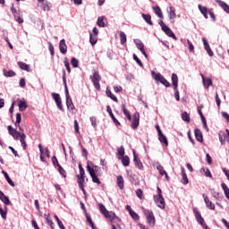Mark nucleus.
I'll return each instance as SVG.
<instances>
[{"label": "nucleus", "mask_w": 229, "mask_h": 229, "mask_svg": "<svg viewBox=\"0 0 229 229\" xmlns=\"http://www.w3.org/2000/svg\"><path fill=\"white\" fill-rule=\"evenodd\" d=\"M58 171L60 173V174L64 177L66 178L67 177V173L65 172V170L64 169V167H62V165H58Z\"/></svg>", "instance_id": "51"}, {"label": "nucleus", "mask_w": 229, "mask_h": 229, "mask_svg": "<svg viewBox=\"0 0 229 229\" xmlns=\"http://www.w3.org/2000/svg\"><path fill=\"white\" fill-rule=\"evenodd\" d=\"M48 50L50 52L51 56L55 55V47H53V44L51 42H48Z\"/></svg>", "instance_id": "56"}, {"label": "nucleus", "mask_w": 229, "mask_h": 229, "mask_svg": "<svg viewBox=\"0 0 229 229\" xmlns=\"http://www.w3.org/2000/svg\"><path fill=\"white\" fill-rule=\"evenodd\" d=\"M117 155H118V157H120V158H123V157H124V147L121 146L118 148Z\"/></svg>", "instance_id": "54"}, {"label": "nucleus", "mask_w": 229, "mask_h": 229, "mask_svg": "<svg viewBox=\"0 0 229 229\" xmlns=\"http://www.w3.org/2000/svg\"><path fill=\"white\" fill-rule=\"evenodd\" d=\"M0 199L3 203H4V205H11L12 204L8 196H5L4 193L1 191H0Z\"/></svg>", "instance_id": "23"}, {"label": "nucleus", "mask_w": 229, "mask_h": 229, "mask_svg": "<svg viewBox=\"0 0 229 229\" xmlns=\"http://www.w3.org/2000/svg\"><path fill=\"white\" fill-rule=\"evenodd\" d=\"M158 135V140L161 142V144H165V146H169V141L167 140V137L164 135V133L157 134Z\"/></svg>", "instance_id": "25"}, {"label": "nucleus", "mask_w": 229, "mask_h": 229, "mask_svg": "<svg viewBox=\"0 0 229 229\" xmlns=\"http://www.w3.org/2000/svg\"><path fill=\"white\" fill-rule=\"evenodd\" d=\"M140 120V116L139 113H135L132 116V123H131L132 130H137V128H139Z\"/></svg>", "instance_id": "12"}, {"label": "nucleus", "mask_w": 229, "mask_h": 229, "mask_svg": "<svg viewBox=\"0 0 229 229\" xmlns=\"http://www.w3.org/2000/svg\"><path fill=\"white\" fill-rule=\"evenodd\" d=\"M51 96H52L55 105L62 101V98H60V94H58V93H51Z\"/></svg>", "instance_id": "46"}, {"label": "nucleus", "mask_w": 229, "mask_h": 229, "mask_svg": "<svg viewBox=\"0 0 229 229\" xmlns=\"http://www.w3.org/2000/svg\"><path fill=\"white\" fill-rule=\"evenodd\" d=\"M87 170L89 173V176L96 175V172L93 170V168L90 166V165H87Z\"/></svg>", "instance_id": "57"}, {"label": "nucleus", "mask_w": 229, "mask_h": 229, "mask_svg": "<svg viewBox=\"0 0 229 229\" xmlns=\"http://www.w3.org/2000/svg\"><path fill=\"white\" fill-rule=\"evenodd\" d=\"M97 24L100 28H105L106 26V24L105 23V16L98 17Z\"/></svg>", "instance_id": "40"}, {"label": "nucleus", "mask_w": 229, "mask_h": 229, "mask_svg": "<svg viewBox=\"0 0 229 229\" xmlns=\"http://www.w3.org/2000/svg\"><path fill=\"white\" fill-rule=\"evenodd\" d=\"M204 201L206 203L207 208H209V210H216V205L210 201V199H208V196L203 194Z\"/></svg>", "instance_id": "14"}, {"label": "nucleus", "mask_w": 229, "mask_h": 229, "mask_svg": "<svg viewBox=\"0 0 229 229\" xmlns=\"http://www.w3.org/2000/svg\"><path fill=\"white\" fill-rule=\"evenodd\" d=\"M116 181L119 189L123 191L124 189V179H123V175H118Z\"/></svg>", "instance_id": "31"}, {"label": "nucleus", "mask_w": 229, "mask_h": 229, "mask_svg": "<svg viewBox=\"0 0 229 229\" xmlns=\"http://www.w3.org/2000/svg\"><path fill=\"white\" fill-rule=\"evenodd\" d=\"M134 44L138 47V49L142 53L145 58H148V54H146V50H144V43L140 41V39H134Z\"/></svg>", "instance_id": "10"}, {"label": "nucleus", "mask_w": 229, "mask_h": 229, "mask_svg": "<svg viewBox=\"0 0 229 229\" xmlns=\"http://www.w3.org/2000/svg\"><path fill=\"white\" fill-rule=\"evenodd\" d=\"M133 60L136 61V63L138 64V65H140V67H142V61H140V59H139V57L137 56V55L133 54Z\"/></svg>", "instance_id": "61"}, {"label": "nucleus", "mask_w": 229, "mask_h": 229, "mask_svg": "<svg viewBox=\"0 0 229 229\" xmlns=\"http://www.w3.org/2000/svg\"><path fill=\"white\" fill-rule=\"evenodd\" d=\"M222 190L224 191V194L227 199H229V188L226 183L223 182L221 184Z\"/></svg>", "instance_id": "36"}, {"label": "nucleus", "mask_w": 229, "mask_h": 229, "mask_svg": "<svg viewBox=\"0 0 229 229\" xmlns=\"http://www.w3.org/2000/svg\"><path fill=\"white\" fill-rule=\"evenodd\" d=\"M98 208H99L101 214L104 215L106 219H109V221H111V223H114V221H115V219H119L114 211L106 210V208L105 207V205L99 203Z\"/></svg>", "instance_id": "1"}, {"label": "nucleus", "mask_w": 229, "mask_h": 229, "mask_svg": "<svg viewBox=\"0 0 229 229\" xmlns=\"http://www.w3.org/2000/svg\"><path fill=\"white\" fill-rule=\"evenodd\" d=\"M7 130H8L9 135H11V136H13V133H15L17 131V130L13 129V127H12V125L7 126Z\"/></svg>", "instance_id": "59"}, {"label": "nucleus", "mask_w": 229, "mask_h": 229, "mask_svg": "<svg viewBox=\"0 0 229 229\" xmlns=\"http://www.w3.org/2000/svg\"><path fill=\"white\" fill-rule=\"evenodd\" d=\"M209 192H211L213 198H215V199H221V195L219 194V192L216 191L215 189H209Z\"/></svg>", "instance_id": "45"}, {"label": "nucleus", "mask_w": 229, "mask_h": 229, "mask_svg": "<svg viewBox=\"0 0 229 229\" xmlns=\"http://www.w3.org/2000/svg\"><path fill=\"white\" fill-rule=\"evenodd\" d=\"M200 173H204V174H205V176H207V178H212V173H210V169H208V168L202 167L200 169Z\"/></svg>", "instance_id": "43"}, {"label": "nucleus", "mask_w": 229, "mask_h": 229, "mask_svg": "<svg viewBox=\"0 0 229 229\" xmlns=\"http://www.w3.org/2000/svg\"><path fill=\"white\" fill-rule=\"evenodd\" d=\"M201 78H202V83H203V87L206 89H208V87H212L213 83H212V79L210 78H205V75L200 74Z\"/></svg>", "instance_id": "15"}, {"label": "nucleus", "mask_w": 229, "mask_h": 229, "mask_svg": "<svg viewBox=\"0 0 229 229\" xmlns=\"http://www.w3.org/2000/svg\"><path fill=\"white\" fill-rule=\"evenodd\" d=\"M132 153H133L134 165H136V167L138 169H140V171H142L144 169V165H142V161H140V159H139V157L135 153V149L132 150Z\"/></svg>", "instance_id": "7"}, {"label": "nucleus", "mask_w": 229, "mask_h": 229, "mask_svg": "<svg viewBox=\"0 0 229 229\" xmlns=\"http://www.w3.org/2000/svg\"><path fill=\"white\" fill-rule=\"evenodd\" d=\"M4 76H5V78H13V76H15V72L9 70H4L3 71Z\"/></svg>", "instance_id": "39"}, {"label": "nucleus", "mask_w": 229, "mask_h": 229, "mask_svg": "<svg viewBox=\"0 0 229 229\" xmlns=\"http://www.w3.org/2000/svg\"><path fill=\"white\" fill-rule=\"evenodd\" d=\"M77 182H78L79 187L82 191L83 194H86L85 188L83 186V183H85V177L77 176Z\"/></svg>", "instance_id": "22"}, {"label": "nucleus", "mask_w": 229, "mask_h": 229, "mask_svg": "<svg viewBox=\"0 0 229 229\" xmlns=\"http://www.w3.org/2000/svg\"><path fill=\"white\" fill-rule=\"evenodd\" d=\"M176 10L174 9V7L173 6H170L168 9H167V13H168V15H169V19H175L176 18Z\"/></svg>", "instance_id": "29"}, {"label": "nucleus", "mask_w": 229, "mask_h": 229, "mask_svg": "<svg viewBox=\"0 0 229 229\" xmlns=\"http://www.w3.org/2000/svg\"><path fill=\"white\" fill-rule=\"evenodd\" d=\"M22 133L19 132V131H15L13 133L12 137L14 139V140H19V137L20 135H21Z\"/></svg>", "instance_id": "63"}, {"label": "nucleus", "mask_w": 229, "mask_h": 229, "mask_svg": "<svg viewBox=\"0 0 229 229\" xmlns=\"http://www.w3.org/2000/svg\"><path fill=\"white\" fill-rule=\"evenodd\" d=\"M59 51L62 55H65L67 53V44H65V39H61L59 42Z\"/></svg>", "instance_id": "19"}, {"label": "nucleus", "mask_w": 229, "mask_h": 229, "mask_svg": "<svg viewBox=\"0 0 229 229\" xmlns=\"http://www.w3.org/2000/svg\"><path fill=\"white\" fill-rule=\"evenodd\" d=\"M18 65H19L20 69H21L22 71H27V72H30V65L26 64V63L18 62Z\"/></svg>", "instance_id": "34"}, {"label": "nucleus", "mask_w": 229, "mask_h": 229, "mask_svg": "<svg viewBox=\"0 0 229 229\" xmlns=\"http://www.w3.org/2000/svg\"><path fill=\"white\" fill-rule=\"evenodd\" d=\"M202 42L204 46L205 51H207L208 55L209 56H214V52L212 51V48H210V45L208 44V41H207L206 38H202Z\"/></svg>", "instance_id": "13"}, {"label": "nucleus", "mask_w": 229, "mask_h": 229, "mask_svg": "<svg viewBox=\"0 0 229 229\" xmlns=\"http://www.w3.org/2000/svg\"><path fill=\"white\" fill-rule=\"evenodd\" d=\"M89 42L91 46H96V44H98V36L89 33Z\"/></svg>", "instance_id": "42"}, {"label": "nucleus", "mask_w": 229, "mask_h": 229, "mask_svg": "<svg viewBox=\"0 0 229 229\" xmlns=\"http://www.w3.org/2000/svg\"><path fill=\"white\" fill-rule=\"evenodd\" d=\"M215 1L224 10V12H225V13H229V5L226 3L221 0H215Z\"/></svg>", "instance_id": "20"}, {"label": "nucleus", "mask_w": 229, "mask_h": 229, "mask_svg": "<svg viewBox=\"0 0 229 229\" xmlns=\"http://www.w3.org/2000/svg\"><path fill=\"white\" fill-rule=\"evenodd\" d=\"M53 4L50 2H45L42 5V10L44 12H49L52 8Z\"/></svg>", "instance_id": "38"}, {"label": "nucleus", "mask_w": 229, "mask_h": 229, "mask_svg": "<svg viewBox=\"0 0 229 229\" xmlns=\"http://www.w3.org/2000/svg\"><path fill=\"white\" fill-rule=\"evenodd\" d=\"M65 98H66V106L68 110H74V104L72 103V98L69 96V89H67V85L65 84Z\"/></svg>", "instance_id": "6"}, {"label": "nucleus", "mask_w": 229, "mask_h": 229, "mask_svg": "<svg viewBox=\"0 0 229 229\" xmlns=\"http://www.w3.org/2000/svg\"><path fill=\"white\" fill-rule=\"evenodd\" d=\"M106 112L109 114L111 119L113 120V122L115 124V126H120L121 123H119L118 120L115 119V116L114 115V113L112 112V107H110V106H106Z\"/></svg>", "instance_id": "18"}, {"label": "nucleus", "mask_w": 229, "mask_h": 229, "mask_svg": "<svg viewBox=\"0 0 229 229\" xmlns=\"http://www.w3.org/2000/svg\"><path fill=\"white\" fill-rule=\"evenodd\" d=\"M222 115L224 119H225L226 123H229V114L226 112H222Z\"/></svg>", "instance_id": "64"}, {"label": "nucleus", "mask_w": 229, "mask_h": 229, "mask_svg": "<svg viewBox=\"0 0 229 229\" xmlns=\"http://www.w3.org/2000/svg\"><path fill=\"white\" fill-rule=\"evenodd\" d=\"M122 111L123 112L125 117H127L128 121H131V114H130V112L126 110L124 104L122 105Z\"/></svg>", "instance_id": "44"}, {"label": "nucleus", "mask_w": 229, "mask_h": 229, "mask_svg": "<svg viewBox=\"0 0 229 229\" xmlns=\"http://www.w3.org/2000/svg\"><path fill=\"white\" fill-rule=\"evenodd\" d=\"M64 64L66 71H68V72H71V65L69 64V60H67V58H64Z\"/></svg>", "instance_id": "58"}, {"label": "nucleus", "mask_w": 229, "mask_h": 229, "mask_svg": "<svg viewBox=\"0 0 229 229\" xmlns=\"http://www.w3.org/2000/svg\"><path fill=\"white\" fill-rule=\"evenodd\" d=\"M181 42L182 44H183L185 46V42H187L188 46H189V51L190 53H194V45H192V42L189 39H185V38H181Z\"/></svg>", "instance_id": "24"}, {"label": "nucleus", "mask_w": 229, "mask_h": 229, "mask_svg": "<svg viewBox=\"0 0 229 229\" xmlns=\"http://www.w3.org/2000/svg\"><path fill=\"white\" fill-rule=\"evenodd\" d=\"M156 169H157L159 174H161V176L165 175V179L167 181H169V175H167V172H165V170H164V166H162V165H160V163H156Z\"/></svg>", "instance_id": "16"}, {"label": "nucleus", "mask_w": 229, "mask_h": 229, "mask_svg": "<svg viewBox=\"0 0 229 229\" xmlns=\"http://www.w3.org/2000/svg\"><path fill=\"white\" fill-rule=\"evenodd\" d=\"M90 80L93 83V86L97 90H101V85H99V81H101V75L97 71H94L93 74L90 75Z\"/></svg>", "instance_id": "2"}, {"label": "nucleus", "mask_w": 229, "mask_h": 229, "mask_svg": "<svg viewBox=\"0 0 229 229\" xmlns=\"http://www.w3.org/2000/svg\"><path fill=\"white\" fill-rule=\"evenodd\" d=\"M11 11H12L13 17H17L18 15H20L19 11L17 9H15V7H13V5L12 6Z\"/></svg>", "instance_id": "62"}, {"label": "nucleus", "mask_w": 229, "mask_h": 229, "mask_svg": "<svg viewBox=\"0 0 229 229\" xmlns=\"http://www.w3.org/2000/svg\"><path fill=\"white\" fill-rule=\"evenodd\" d=\"M154 201L156 205H157L158 208H165V199H164V197L154 196Z\"/></svg>", "instance_id": "8"}, {"label": "nucleus", "mask_w": 229, "mask_h": 229, "mask_svg": "<svg viewBox=\"0 0 229 229\" xmlns=\"http://www.w3.org/2000/svg\"><path fill=\"white\" fill-rule=\"evenodd\" d=\"M172 85L174 90V96L176 101H180V91H178V75L176 73L172 74Z\"/></svg>", "instance_id": "4"}, {"label": "nucleus", "mask_w": 229, "mask_h": 229, "mask_svg": "<svg viewBox=\"0 0 229 229\" xmlns=\"http://www.w3.org/2000/svg\"><path fill=\"white\" fill-rule=\"evenodd\" d=\"M182 180H181V182L183 184V185H187L189 183V178H187V174L185 173V168H182Z\"/></svg>", "instance_id": "27"}, {"label": "nucleus", "mask_w": 229, "mask_h": 229, "mask_svg": "<svg viewBox=\"0 0 229 229\" xmlns=\"http://www.w3.org/2000/svg\"><path fill=\"white\" fill-rule=\"evenodd\" d=\"M136 196L139 198V199H144V194L142 192V190L138 189L136 191Z\"/></svg>", "instance_id": "55"}, {"label": "nucleus", "mask_w": 229, "mask_h": 229, "mask_svg": "<svg viewBox=\"0 0 229 229\" xmlns=\"http://www.w3.org/2000/svg\"><path fill=\"white\" fill-rule=\"evenodd\" d=\"M21 144V148H23L24 150H26V148H28V145L26 144V134L22 132L19 139H18Z\"/></svg>", "instance_id": "21"}, {"label": "nucleus", "mask_w": 229, "mask_h": 229, "mask_svg": "<svg viewBox=\"0 0 229 229\" xmlns=\"http://www.w3.org/2000/svg\"><path fill=\"white\" fill-rule=\"evenodd\" d=\"M143 214L146 216V219L148 221V224L150 226H153L155 225V215H153V211L147 209V208H142Z\"/></svg>", "instance_id": "5"}, {"label": "nucleus", "mask_w": 229, "mask_h": 229, "mask_svg": "<svg viewBox=\"0 0 229 229\" xmlns=\"http://www.w3.org/2000/svg\"><path fill=\"white\" fill-rule=\"evenodd\" d=\"M219 141L221 142L222 146H225L226 142H229L228 129H226L225 132H223V134L219 133Z\"/></svg>", "instance_id": "9"}, {"label": "nucleus", "mask_w": 229, "mask_h": 229, "mask_svg": "<svg viewBox=\"0 0 229 229\" xmlns=\"http://www.w3.org/2000/svg\"><path fill=\"white\" fill-rule=\"evenodd\" d=\"M194 133L196 140L199 142H203V134L201 133V131H199V129H195Z\"/></svg>", "instance_id": "30"}, {"label": "nucleus", "mask_w": 229, "mask_h": 229, "mask_svg": "<svg viewBox=\"0 0 229 229\" xmlns=\"http://www.w3.org/2000/svg\"><path fill=\"white\" fill-rule=\"evenodd\" d=\"M91 178H92L93 183H98V185L101 184V181H99V178H98V175L96 174L92 175Z\"/></svg>", "instance_id": "60"}, {"label": "nucleus", "mask_w": 229, "mask_h": 229, "mask_svg": "<svg viewBox=\"0 0 229 229\" xmlns=\"http://www.w3.org/2000/svg\"><path fill=\"white\" fill-rule=\"evenodd\" d=\"M71 64H72V67H74L76 69L80 65V61H78V59H76L75 57H72L71 60Z\"/></svg>", "instance_id": "49"}, {"label": "nucleus", "mask_w": 229, "mask_h": 229, "mask_svg": "<svg viewBox=\"0 0 229 229\" xmlns=\"http://www.w3.org/2000/svg\"><path fill=\"white\" fill-rule=\"evenodd\" d=\"M151 74H152L154 80L156 81H159V83L164 85V87H166V88L171 87V83H169V81L167 80H165V78H164V76H162V74L157 73L155 72H151Z\"/></svg>", "instance_id": "3"}, {"label": "nucleus", "mask_w": 229, "mask_h": 229, "mask_svg": "<svg viewBox=\"0 0 229 229\" xmlns=\"http://www.w3.org/2000/svg\"><path fill=\"white\" fill-rule=\"evenodd\" d=\"M44 217H45L47 225H49V226L51 227V229H55V223H53V220H51V218L49 217V215L45 214Z\"/></svg>", "instance_id": "41"}, {"label": "nucleus", "mask_w": 229, "mask_h": 229, "mask_svg": "<svg viewBox=\"0 0 229 229\" xmlns=\"http://www.w3.org/2000/svg\"><path fill=\"white\" fill-rule=\"evenodd\" d=\"M193 214L195 216L196 221H198L199 219H201V213H199V211H198V209L195 208H193Z\"/></svg>", "instance_id": "53"}, {"label": "nucleus", "mask_w": 229, "mask_h": 229, "mask_svg": "<svg viewBox=\"0 0 229 229\" xmlns=\"http://www.w3.org/2000/svg\"><path fill=\"white\" fill-rule=\"evenodd\" d=\"M18 106L20 112H24V110L28 108V104H26V101L24 100H20Z\"/></svg>", "instance_id": "33"}, {"label": "nucleus", "mask_w": 229, "mask_h": 229, "mask_svg": "<svg viewBox=\"0 0 229 229\" xmlns=\"http://www.w3.org/2000/svg\"><path fill=\"white\" fill-rule=\"evenodd\" d=\"M142 19L148 24L149 26H153V21H151V15L149 14H141Z\"/></svg>", "instance_id": "32"}, {"label": "nucleus", "mask_w": 229, "mask_h": 229, "mask_svg": "<svg viewBox=\"0 0 229 229\" xmlns=\"http://www.w3.org/2000/svg\"><path fill=\"white\" fill-rule=\"evenodd\" d=\"M79 170H80V174H78L77 176H79V178H85V169H83V166H81V165H79Z\"/></svg>", "instance_id": "50"}, {"label": "nucleus", "mask_w": 229, "mask_h": 229, "mask_svg": "<svg viewBox=\"0 0 229 229\" xmlns=\"http://www.w3.org/2000/svg\"><path fill=\"white\" fill-rule=\"evenodd\" d=\"M199 12L202 13V15L205 17V19H208V9L205 6H202L201 4L198 5Z\"/></svg>", "instance_id": "26"}, {"label": "nucleus", "mask_w": 229, "mask_h": 229, "mask_svg": "<svg viewBox=\"0 0 229 229\" xmlns=\"http://www.w3.org/2000/svg\"><path fill=\"white\" fill-rule=\"evenodd\" d=\"M120 42L122 45L126 44V34L123 31H120Z\"/></svg>", "instance_id": "47"}, {"label": "nucleus", "mask_w": 229, "mask_h": 229, "mask_svg": "<svg viewBox=\"0 0 229 229\" xmlns=\"http://www.w3.org/2000/svg\"><path fill=\"white\" fill-rule=\"evenodd\" d=\"M182 121H185V123H191V116L189 114H187V112L182 113Z\"/></svg>", "instance_id": "48"}, {"label": "nucleus", "mask_w": 229, "mask_h": 229, "mask_svg": "<svg viewBox=\"0 0 229 229\" xmlns=\"http://www.w3.org/2000/svg\"><path fill=\"white\" fill-rule=\"evenodd\" d=\"M106 93L107 98H110L113 101H115V103H117V97H115V95H114L108 88H106Z\"/></svg>", "instance_id": "35"}, {"label": "nucleus", "mask_w": 229, "mask_h": 229, "mask_svg": "<svg viewBox=\"0 0 229 229\" xmlns=\"http://www.w3.org/2000/svg\"><path fill=\"white\" fill-rule=\"evenodd\" d=\"M118 160L122 161V164L124 165V167H128V165H130V157L128 156H124L123 157H118Z\"/></svg>", "instance_id": "28"}, {"label": "nucleus", "mask_w": 229, "mask_h": 229, "mask_svg": "<svg viewBox=\"0 0 229 229\" xmlns=\"http://www.w3.org/2000/svg\"><path fill=\"white\" fill-rule=\"evenodd\" d=\"M162 31H164V33H165L167 37H170L174 40H178V38H176V35H174V32H173L171 28H169L168 26H166Z\"/></svg>", "instance_id": "17"}, {"label": "nucleus", "mask_w": 229, "mask_h": 229, "mask_svg": "<svg viewBox=\"0 0 229 229\" xmlns=\"http://www.w3.org/2000/svg\"><path fill=\"white\" fill-rule=\"evenodd\" d=\"M153 11L159 17V19H164V14L162 13V9H160L158 6L153 7Z\"/></svg>", "instance_id": "37"}, {"label": "nucleus", "mask_w": 229, "mask_h": 229, "mask_svg": "<svg viewBox=\"0 0 229 229\" xmlns=\"http://www.w3.org/2000/svg\"><path fill=\"white\" fill-rule=\"evenodd\" d=\"M7 208L4 207V209L0 208V215L3 219H6V214H7Z\"/></svg>", "instance_id": "52"}, {"label": "nucleus", "mask_w": 229, "mask_h": 229, "mask_svg": "<svg viewBox=\"0 0 229 229\" xmlns=\"http://www.w3.org/2000/svg\"><path fill=\"white\" fill-rule=\"evenodd\" d=\"M125 209L127 210V212H129L131 217L134 221H139L140 219V216H139V214H137L135 211H133V209H131V206L130 205L125 206Z\"/></svg>", "instance_id": "11"}]
</instances>
